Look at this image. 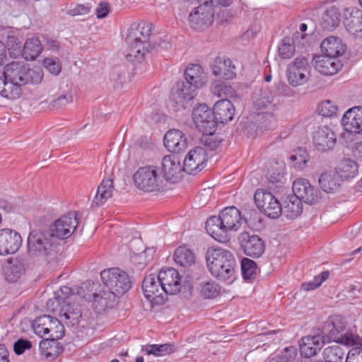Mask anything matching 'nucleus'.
I'll return each instance as SVG.
<instances>
[{"instance_id": "obj_40", "label": "nucleus", "mask_w": 362, "mask_h": 362, "mask_svg": "<svg viewBox=\"0 0 362 362\" xmlns=\"http://www.w3.org/2000/svg\"><path fill=\"white\" fill-rule=\"evenodd\" d=\"M42 46L40 40L36 37L28 39L23 47V55L26 60H34L40 55Z\"/></svg>"}, {"instance_id": "obj_12", "label": "nucleus", "mask_w": 362, "mask_h": 362, "mask_svg": "<svg viewBox=\"0 0 362 362\" xmlns=\"http://www.w3.org/2000/svg\"><path fill=\"white\" fill-rule=\"evenodd\" d=\"M196 95L197 90L190 84L179 81L172 90L170 99V107L174 111L185 110Z\"/></svg>"}, {"instance_id": "obj_49", "label": "nucleus", "mask_w": 362, "mask_h": 362, "mask_svg": "<svg viewBox=\"0 0 362 362\" xmlns=\"http://www.w3.org/2000/svg\"><path fill=\"white\" fill-rule=\"evenodd\" d=\"M211 93L217 97H234L235 95V90L228 85H226L221 81H214L211 85Z\"/></svg>"}, {"instance_id": "obj_53", "label": "nucleus", "mask_w": 362, "mask_h": 362, "mask_svg": "<svg viewBox=\"0 0 362 362\" xmlns=\"http://www.w3.org/2000/svg\"><path fill=\"white\" fill-rule=\"evenodd\" d=\"M338 107L334 101L325 100L319 103L317 112L325 117H332L337 115Z\"/></svg>"}, {"instance_id": "obj_13", "label": "nucleus", "mask_w": 362, "mask_h": 362, "mask_svg": "<svg viewBox=\"0 0 362 362\" xmlns=\"http://www.w3.org/2000/svg\"><path fill=\"white\" fill-rule=\"evenodd\" d=\"M192 119L203 134L213 135L216 131V120L213 112L205 104H199L192 111Z\"/></svg>"}, {"instance_id": "obj_1", "label": "nucleus", "mask_w": 362, "mask_h": 362, "mask_svg": "<svg viewBox=\"0 0 362 362\" xmlns=\"http://www.w3.org/2000/svg\"><path fill=\"white\" fill-rule=\"evenodd\" d=\"M206 266L213 276L232 284L236 279L235 259L230 251L221 247H211L206 253Z\"/></svg>"}, {"instance_id": "obj_9", "label": "nucleus", "mask_w": 362, "mask_h": 362, "mask_svg": "<svg viewBox=\"0 0 362 362\" xmlns=\"http://www.w3.org/2000/svg\"><path fill=\"white\" fill-rule=\"evenodd\" d=\"M255 202L259 210L271 218H277L283 209L278 199L270 192L258 189L254 195Z\"/></svg>"}, {"instance_id": "obj_41", "label": "nucleus", "mask_w": 362, "mask_h": 362, "mask_svg": "<svg viewBox=\"0 0 362 362\" xmlns=\"http://www.w3.org/2000/svg\"><path fill=\"white\" fill-rule=\"evenodd\" d=\"M302 201L293 194L288 197L284 209V213L287 218L292 219L301 214L303 211Z\"/></svg>"}, {"instance_id": "obj_36", "label": "nucleus", "mask_w": 362, "mask_h": 362, "mask_svg": "<svg viewBox=\"0 0 362 362\" xmlns=\"http://www.w3.org/2000/svg\"><path fill=\"white\" fill-rule=\"evenodd\" d=\"M335 172L341 180L349 181L358 175V165L351 158H344L337 163Z\"/></svg>"}, {"instance_id": "obj_27", "label": "nucleus", "mask_w": 362, "mask_h": 362, "mask_svg": "<svg viewBox=\"0 0 362 362\" xmlns=\"http://www.w3.org/2000/svg\"><path fill=\"white\" fill-rule=\"evenodd\" d=\"M161 169L163 179L175 182L181 177L183 166L176 156L170 155L163 157Z\"/></svg>"}, {"instance_id": "obj_64", "label": "nucleus", "mask_w": 362, "mask_h": 362, "mask_svg": "<svg viewBox=\"0 0 362 362\" xmlns=\"http://www.w3.org/2000/svg\"><path fill=\"white\" fill-rule=\"evenodd\" d=\"M346 362H362V351L350 350L347 354Z\"/></svg>"}, {"instance_id": "obj_22", "label": "nucleus", "mask_w": 362, "mask_h": 362, "mask_svg": "<svg viewBox=\"0 0 362 362\" xmlns=\"http://www.w3.org/2000/svg\"><path fill=\"white\" fill-rule=\"evenodd\" d=\"M341 124L346 132L362 134V107L355 106L349 109L342 117Z\"/></svg>"}, {"instance_id": "obj_51", "label": "nucleus", "mask_w": 362, "mask_h": 362, "mask_svg": "<svg viewBox=\"0 0 362 362\" xmlns=\"http://www.w3.org/2000/svg\"><path fill=\"white\" fill-rule=\"evenodd\" d=\"M220 292V287L214 281H204L200 285V293L205 298H214Z\"/></svg>"}, {"instance_id": "obj_59", "label": "nucleus", "mask_w": 362, "mask_h": 362, "mask_svg": "<svg viewBox=\"0 0 362 362\" xmlns=\"http://www.w3.org/2000/svg\"><path fill=\"white\" fill-rule=\"evenodd\" d=\"M284 170L281 168H278L275 170H273L272 172L269 173L268 176V181L269 184H271V187H272V185H274L276 183H281L282 182L283 180L284 179Z\"/></svg>"}, {"instance_id": "obj_4", "label": "nucleus", "mask_w": 362, "mask_h": 362, "mask_svg": "<svg viewBox=\"0 0 362 362\" xmlns=\"http://www.w3.org/2000/svg\"><path fill=\"white\" fill-rule=\"evenodd\" d=\"M255 109L258 111V122L260 127L269 129L276 124V111L279 108L278 102L272 93L268 89H263L255 93L252 98Z\"/></svg>"}, {"instance_id": "obj_56", "label": "nucleus", "mask_w": 362, "mask_h": 362, "mask_svg": "<svg viewBox=\"0 0 362 362\" xmlns=\"http://www.w3.org/2000/svg\"><path fill=\"white\" fill-rule=\"evenodd\" d=\"M42 66L51 74L57 76L62 71V64L57 57H47L43 60Z\"/></svg>"}, {"instance_id": "obj_38", "label": "nucleus", "mask_w": 362, "mask_h": 362, "mask_svg": "<svg viewBox=\"0 0 362 362\" xmlns=\"http://www.w3.org/2000/svg\"><path fill=\"white\" fill-rule=\"evenodd\" d=\"M114 183L112 178H104L98 187L96 194L93 199V204L99 206L112 197L114 191Z\"/></svg>"}, {"instance_id": "obj_19", "label": "nucleus", "mask_w": 362, "mask_h": 362, "mask_svg": "<svg viewBox=\"0 0 362 362\" xmlns=\"http://www.w3.org/2000/svg\"><path fill=\"white\" fill-rule=\"evenodd\" d=\"M210 69L214 76L223 80H233L236 77L235 65L230 58L225 56L216 57Z\"/></svg>"}, {"instance_id": "obj_50", "label": "nucleus", "mask_w": 362, "mask_h": 362, "mask_svg": "<svg viewBox=\"0 0 362 362\" xmlns=\"http://www.w3.org/2000/svg\"><path fill=\"white\" fill-rule=\"evenodd\" d=\"M344 354V350L338 345L328 346L324 350V361L341 362Z\"/></svg>"}, {"instance_id": "obj_45", "label": "nucleus", "mask_w": 362, "mask_h": 362, "mask_svg": "<svg viewBox=\"0 0 362 362\" xmlns=\"http://www.w3.org/2000/svg\"><path fill=\"white\" fill-rule=\"evenodd\" d=\"M143 350L148 355L160 357L173 353L175 351V346L171 344H148L144 346Z\"/></svg>"}, {"instance_id": "obj_42", "label": "nucleus", "mask_w": 362, "mask_h": 362, "mask_svg": "<svg viewBox=\"0 0 362 362\" xmlns=\"http://www.w3.org/2000/svg\"><path fill=\"white\" fill-rule=\"evenodd\" d=\"M175 262L181 267H189L195 262L194 253L186 247H180L174 253Z\"/></svg>"}, {"instance_id": "obj_23", "label": "nucleus", "mask_w": 362, "mask_h": 362, "mask_svg": "<svg viewBox=\"0 0 362 362\" xmlns=\"http://www.w3.org/2000/svg\"><path fill=\"white\" fill-rule=\"evenodd\" d=\"M313 64L316 71L325 76H333L342 68L339 59L325 55L314 57Z\"/></svg>"}, {"instance_id": "obj_17", "label": "nucleus", "mask_w": 362, "mask_h": 362, "mask_svg": "<svg viewBox=\"0 0 362 362\" xmlns=\"http://www.w3.org/2000/svg\"><path fill=\"white\" fill-rule=\"evenodd\" d=\"M293 195L309 204L317 203L320 199V192L305 178H298L293 182Z\"/></svg>"}, {"instance_id": "obj_5", "label": "nucleus", "mask_w": 362, "mask_h": 362, "mask_svg": "<svg viewBox=\"0 0 362 362\" xmlns=\"http://www.w3.org/2000/svg\"><path fill=\"white\" fill-rule=\"evenodd\" d=\"M59 242L49 229L33 230L28 237V250L31 255L48 256L57 252Z\"/></svg>"}, {"instance_id": "obj_8", "label": "nucleus", "mask_w": 362, "mask_h": 362, "mask_svg": "<svg viewBox=\"0 0 362 362\" xmlns=\"http://www.w3.org/2000/svg\"><path fill=\"white\" fill-rule=\"evenodd\" d=\"M311 66L305 57H298L287 67L286 76L288 83L293 87L305 84L310 78Z\"/></svg>"}, {"instance_id": "obj_7", "label": "nucleus", "mask_w": 362, "mask_h": 362, "mask_svg": "<svg viewBox=\"0 0 362 362\" xmlns=\"http://www.w3.org/2000/svg\"><path fill=\"white\" fill-rule=\"evenodd\" d=\"M133 179L139 189L146 192L158 191L163 184V176L159 173L158 168L153 165L139 168L134 174Z\"/></svg>"}, {"instance_id": "obj_20", "label": "nucleus", "mask_w": 362, "mask_h": 362, "mask_svg": "<svg viewBox=\"0 0 362 362\" xmlns=\"http://www.w3.org/2000/svg\"><path fill=\"white\" fill-rule=\"evenodd\" d=\"M240 246L245 254L252 257H259L264 252V241L257 235L245 232L239 237Z\"/></svg>"}, {"instance_id": "obj_47", "label": "nucleus", "mask_w": 362, "mask_h": 362, "mask_svg": "<svg viewBox=\"0 0 362 362\" xmlns=\"http://www.w3.org/2000/svg\"><path fill=\"white\" fill-rule=\"evenodd\" d=\"M5 279L8 282H15L23 273V266L20 262H8L4 269Z\"/></svg>"}, {"instance_id": "obj_24", "label": "nucleus", "mask_w": 362, "mask_h": 362, "mask_svg": "<svg viewBox=\"0 0 362 362\" xmlns=\"http://www.w3.org/2000/svg\"><path fill=\"white\" fill-rule=\"evenodd\" d=\"M325 342V337L322 334L303 337L299 344L301 356L305 358L315 356L322 348Z\"/></svg>"}, {"instance_id": "obj_30", "label": "nucleus", "mask_w": 362, "mask_h": 362, "mask_svg": "<svg viewBox=\"0 0 362 362\" xmlns=\"http://www.w3.org/2000/svg\"><path fill=\"white\" fill-rule=\"evenodd\" d=\"M164 145L170 152L180 153L187 147V137L178 129H170L164 136Z\"/></svg>"}, {"instance_id": "obj_25", "label": "nucleus", "mask_w": 362, "mask_h": 362, "mask_svg": "<svg viewBox=\"0 0 362 362\" xmlns=\"http://www.w3.org/2000/svg\"><path fill=\"white\" fill-rule=\"evenodd\" d=\"M303 41H304V35L299 31L295 32L292 36L284 37L278 45L279 55L284 59H291L296 52V47L303 44Z\"/></svg>"}, {"instance_id": "obj_14", "label": "nucleus", "mask_w": 362, "mask_h": 362, "mask_svg": "<svg viewBox=\"0 0 362 362\" xmlns=\"http://www.w3.org/2000/svg\"><path fill=\"white\" fill-rule=\"evenodd\" d=\"M145 298L155 305L163 304L166 294L158 275L151 274L146 276L142 284Z\"/></svg>"}, {"instance_id": "obj_60", "label": "nucleus", "mask_w": 362, "mask_h": 362, "mask_svg": "<svg viewBox=\"0 0 362 362\" xmlns=\"http://www.w3.org/2000/svg\"><path fill=\"white\" fill-rule=\"evenodd\" d=\"M31 348V342L28 339H20L13 344V351L17 355L22 354L25 350Z\"/></svg>"}, {"instance_id": "obj_63", "label": "nucleus", "mask_w": 362, "mask_h": 362, "mask_svg": "<svg viewBox=\"0 0 362 362\" xmlns=\"http://www.w3.org/2000/svg\"><path fill=\"white\" fill-rule=\"evenodd\" d=\"M71 100L72 97L70 94L62 95L52 101V105L56 107H60L69 104Z\"/></svg>"}, {"instance_id": "obj_58", "label": "nucleus", "mask_w": 362, "mask_h": 362, "mask_svg": "<svg viewBox=\"0 0 362 362\" xmlns=\"http://www.w3.org/2000/svg\"><path fill=\"white\" fill-rule=\"evenodd\" d=\"M91 5L88 3L84 4H76L74 7L69 8L66 13L69 16H84L90 13Z\"/></svg>"}, {"instance_id": "obj_15", "label": "nucleus", "mask_w": 362, "mask_h": 362, "mask_svg": "<svg viewBox=\"0 0 362 362\" xmlns=\"http://www.w3.org/2000/svg\"><path fill=\"white\" fill-rule=\"evenodd\" d=\"M207 153L202 147H196L188 152L183 162V171L196 175L206 166Z\"/></svg>"}, {"instance_id": "obj_28", "label": "nucleus", "mask_w": 362, "mask_h": 362, "mask_svg": "<svg viewBox=\"0 0 362 362\" xmlns=\"http://www.w3.org/2000/svg\"><path fill=\"white\" fill-rule=\"evenodd\" d=\"M185 81L196 90L202 88L207 82V74L202 66L192 64L187 66L185 71Z\"/></svg>"}, {"instance_id": "obj_29", "label": "nucleus", "mask_w": 362, "mask_h": 362, "mask_svg": "<svg viewBox=\"0 0 362 362\" xmlns=\"http://www.w3.org/2000/svg\"><path fill=\"white\" fill-rule=\"evenodd\" d=\"M346 324V321L343 316L333 315L329 317L325 322L323 330L329 340L336 341L342 334V332L345 330Z\"/></svg>"}, {"instance_id": "obj_3", "label": "nucleus", "mask_w": 362, "mask_h": 362, "mask_svg": "<svg viewBox=\"0 0 362 362\" xmlns=\"http://www.w3.org/2000/svg\"><path fill=\"white\" fill-rule=\"evenodd\" d=\"M244 220L240 211L235 206L223 209L218 216H211L206 221L207 233L216 240L224 242L226 233L240 229Z\"/></svg>"}, {"instance_id": "obj_35", "label": "nucleus", "mask_w": 362, "mask_h": 362, "mask_svg": "<svg viewBox=\"0 0 362 362\" xmlns=\"http://www.w3.org/2000/svg\"><path fill=\"white\" fill-rule=\"evenodd\" d=\"M320 49L324 55L337 59L345 52L346 45L340 38L329 36L322 41Z\"/></svg>"}, {"instance_id": "obj_55", "label": "nucleus", "mask_w": 362, "mask_h": 362, "mask_svg": "<svg viewBox=\"0 0 362 362\" xmlns=\"http://www.w3.org/2000/svg\"><path fill=\"white\" fill-rule=\"evenodd\" d=\"M296 356V349L293 346L286 347L281 355L272 356L266 362H290Z\"/></svg>"}, {"instance_id": "obj_52", "label": "nucleus", "mask_w": 362, "mask_h": 362, "mask_svg": "<svg viewBox=\"0 0 362 362\" xmlns=\"http://www.w3.org/2000/svg\"><path fill=\"white\" fill-rule=\"evenodd\" d=\"M61 320L53 317L52 327H49L47 334V339L54 341L62 339L64 336V328Z\"/></svg>"}, {"instance_id": "obj_10", "label": "nucleus", "mask_w": 362, "mask_h": 362, "mask_svg": "<svg viewBox=\"0 0 362 362\" xmlns=\"http://www.w3.org/2000/svg\"><path fill=\"white\" fill-rule=\"evenodd\" d=\"M78 225L77 214L75 211L67 213L54 221L48 228L49 232L59 240H66L74 233Z\"/></svg>"}, {"instance_id": "obj_16", "label": "nucleus", "mask_w": 362, "mask_h": 362, "mask_svg": "<svg viewBox=\"0 0 362 362\" xmlns=\"http://www.w3.org/2000/svg\"><path fill=\"white\" fill-rule=\"evenodd\" d=\"M21 235L11 228L0 229V255L6 256L17 252L22 245Z\"/></svg>"}, {"instance_id": "obj_21", "label": "nucleus", "mask_w": 362, "mask_h": 362, "mask_svg": "<svg viewBox=\"0 0 362 362\" xmlns=\"http://www.w3.org/2000/svg\"><path fill=\"white\" fill-rule=\"evenodd\" d=\"M158 276L166 295H174L181 291V279L175 269H163Z\"/></svg>"}, {"instance_id": "obj_33", "label": "nucleus", "mask_w": 362, "mask_h": 362, "mask_svg": "<svg viewBox=\"0 0 362 362\" xmlns=\"http://www.w3.org/2000/svg\"><path fill=\"white\" fill-rule=\"evenodd\" d=\"M213 114L216 123L218 122L226 124L230 122L235 115L233 104L228 99L217 101L213 107Z\"/></svg>"}, {"instance_id": "obj_32", "label": "nucleus", "mask_w": 362, "mask_h": 362, "mask_svg": "<svg viewBox=\"0 0 362 362\" xmlns=\"http://www.w3.org/2000/svg\"><path fill=\"white\" fill-rule=\"evenodd\" d=\"M55 313H58L62 322L71 326L78 323L82 315L80 305L74 303L58 306V310Z\"/></svg>"}, {"instance_id": "obj_26", "label": "nucleus", "mask_w": 362, "mask_h": 362, "mask_svg": "<svg viewBox=\"0 0 362 362\" xmlns=\"http://www.w3.org/2000/svg\"><path fill=\"white\" fill-rule=\"evenodd\" d=\"M344 15V24L347 32L356 37H362V11L346 8Z\"/></svg>"}, {"instance_id": "obj_57", "label": "nucleus", "mask_w": 362, "mask_h": 362, "mask_svg": "<svg viewBox=\"0 0 362 362\" xmlns=\"http://www.w3.org/2000/svg\"><path fill=\"white\" fill-rule=\"evenodd\" d=\"M26 84L28 83H39L43 78L42 70L40 67L30 69L26 66Z\"/></svg>"}, {"instance_id": "obj_37", "label": "nucleus", "mask_w": 362, "mask_h": 362, "mask_svg": "<svg viewBox=\"0 0 362 362\" xmlns=\"http://www.w3.org/2000/svg\"><path fill=\"white\" fill-rule=\"evenodd\" d=\"M22 95V87L18 83L7 80L3 75L0 76V95L8 100L18 99Z\"/></svg>"}, {"instance_id": "obj_6", "label": "nucleus", "mask_w": 362, "mask_h": 362, "mask_svg": "<svg viewBox=\"0 0 362 362\" xmlns=\"http://www.w3.org/2000/svg\"><path fill=\"white\" fill-rule=\"evenodd\" d=\"M103 284L109 288L108 296L122 295L132 287L129 276L119 268H110L100 272ZM104 295H107L104 293Z\"/></svg>"}, {"instance_id": "obj_11", "label": "nucleus", "mask_w": 362, "mask_h": 362, "mask_svg": "<svg viewBox=\"0 0 362 362\" xmlns=\"http://www.w3.org/2000/svg\"><path fill=\"white\" fill-rule=\"evenodd\" d=\"M214 15L215 8L204 2L191 11L188 17L189 25L194 30H204L212 25Z\"/></svg>"}, {"instance_id": "obj_62", "label": "nucleus", "mask_w": 362, "mask_h": 362, "mask_svg": "<svg viewBox=\"0 0 362 362\" xmlns=\"http://www.w3.org/2000/svg\"><path fill=\"white\" fill-rule=\"evenodd\" d=\"M110 13V6L107 2H101L95 9V15L98 18H105Z\"/></svg>"}, {"instance_id": "obj_2", "label": "nucleus", "mask_w": 362, "mask_h": 362, "mask_svg": "<svg viewBox=\"0 0 362 362\" xmlns=\"http://www.w3.org/2000/svg\"><path fill=\"white\" fill-rule=\"evenodd\" d=\"M151 28V24L146 23H134L129 28L125 40L129 47L127 59L132 64H141L153 49L149 40Z\"/></svg>"}, {"instance_id": "obj_61", "label": "nucleus", "mask_w": 362, "mask_h": 362, "mask_svg": "<svg viewBox=\"0 0 362 362\" xmlns=\"http://www.w3.org/2000/svg\"><path fill=\"white\" fill-rule=\"evenodd\" d=\"M220 6H222L221 5H216V7L214 6L215 8V13L217 14V18L221 21V22H226L228 21L234 15L235 12L231 11L230 10L228 9H221Z\"/></svg>"}, {"instance_id": "obj_39", "label": "nucleus", "mask_w": 362, "mask_h": 362, "mask_svg": "<svg viewBox=\"0 0 362 362\" xmlns=\"http://www.w3.org/2000/svg\"><path fill=\"white\" fill-rule=\"evenodd\" d=\"M341 180L335 171H327L321 174L319 184L323 191L327 193H333L338 191L341 187Z\"/></svg>"}, {"instance_id": "obj_48", "label": "nucleus", "mask_w": 362, "mask_h": 362, "mask_svg": "<svg viewBox=\"0 0 362 362\" xmlns=\"http://www.w3.org/2000/svg\"><path fill=\"white\" fill-rule=\"evenodd\" d=\"M340 23V14L337 8L332 7L327 9L322 16V25L325 29L337 27Z\"/></svg>"}, {"instance_id": "obj_31", "label": "nucleus", "mask_w": 362, "mask_h": 362, "mask_svg": "<svg viewBox=\"0 0 362 362\" xmlns=\"http://www.w3.org/2000/svg\"><path fill=\"white\" fill-rule=\"evenodd\" d=\"M3 76L7 80L18 83L23 87L26 84V64L23 62H12L4 67Z\"/></svg>"}, {"instance_id": "obj_44", "label": "nucleus", "mask_w": 362, "mask_h": 362, "mask_svg": "<svg viewBox=\"0 0 362 362\" xmlns=\"http://www.w3.org/2000/svg\"><path fill=\"white\" fill-rule=\"evenodd\" d=\"M335 342L347 347H352L351 350L362 351V338L353 332H347L342 334Z\"/></svg>"}, {"instance_id": "obj_54", "label": "nucleus", "mask_w": 362, "mask_h": 362, "mask_svg": "<svg viewBox=\"0 0 362 362\" xmlns=\"http://www.w3.org/2000/svg\"><path fill=\"white\" fill-rule=\"evenodd\" d=\"M257 264L253 260L248 258L243 259L241 262V271L243 279H254L257 273Z\"/></svg>"}, {"instance_id": "obj_43", "label": "nucleus", "mask_w": 362, "mask_h": 362, "mask_svg": "<svg viewBox=\"0 0 362 362\" xmlns=\"http://www.w3.org/2000/svg\"><path fill=\"white\" fill-rule=\"evenodd\" d=\"M53 317L49 315H44L37 317L33 322L34 332L40 337L47 336L49 327H52Z\"/></svg>"}, {"instance_id": "obj_46", "label": "nucleus", "mask_w": 362, "mask_h": 362, "mask_svg": "<svg viewBox=\"0 0 362 362\" xmlns=\"http://www.w3.org/2000/svg\"><path fill=\"white\" fill-rule=\"evenodd\" d=\"M290 164L298 170H303L309 161V155L306 150L298 148L293 151L289 156Z\"/></svg>"}, {"instance_id": "obj_18", "label": "nucleus", "mask_w": 362, "mask_h": 362, "mask_svg": "<svg viewBox=\"0 0 362 362\" xmlns=\"http://www.w3.org/2000/svg\"><path fill=\"white\" fill-rule=\"evenodd\" d=\"M336 142V134L327 126L320 127L313 132V143L319 152L325 153L332 150Z\"/></svg>"}, {"instance_id": "obj_34", "label": "nucleus", "mask_w": 362, "mask_h": 362, "mask_svg": "<svg viewBox=\"0 0 362 362\" xmlns=\"http://www.w3.org/2000/svg\"><path fill=\"white\" fill-rule=\"evenodd\" d=\"M77 298V295L72 293L71 288L68 286H62L59 290L54 293L53 299H50L47 303V308L50 312H56L58 306L72 303Z\"/></svg>"}]
</instances>
